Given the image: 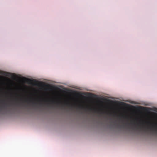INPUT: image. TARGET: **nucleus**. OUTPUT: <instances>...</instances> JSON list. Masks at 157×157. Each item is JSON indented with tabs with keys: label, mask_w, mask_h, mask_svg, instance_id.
<instances>
[{
	"label": "nucleus",
	"mask_w": 157,
	"mask_h": 157,
	"mask_svg": "<svg viewBox=\"0 0 157 157\" xmlns=\"http://www.w3.org/2000/svg\"><path fill=\"white\" fill-rule=\"evenodd\" d=\"M25 102L28 104L31 103L33 105H36L37 103H39L41 105L42 104L41 100H37V102H36L32 100L27 99L25 100Z\"/></svg>",
	"instance_id": "nucleus-1"
},
{
	"label": "nucleus",
	"mask_w": 157,
	"mask_h": 157,
	"mask_svg": "<svg viewBox=\"0 0 157 157\" xmlns=\"http://www.w3.org/2000/svg\"><path fill=\"white\" fill-rule=\"evenodd\" d=\"M133 124L135 125H137L138 126H140V128L142 129L143 128L145 127L144 125V123H142L140 122H136L133 123Z\"/></svg>",
	"instance_id": "nucleus-2"
},
{
	"label": "nucleus",
	"mask_w": 157,
	"mask_h": 157,
	"mask_svg": "<svg viewBox=\"0 0 157 157\" xmlns=\"http://www.w3.org/2000/svg\"><path fill=\"white\" fill-rule=\"evenodd\" d=\"M154 127V126L152 125H150L148 127H147V128L150 129V130H153Z\"/></svg>",
	"instance_id": "nucleus-3"
},
{
	"label": "nucleus",
	"mask_w": 157,
	"mask_h": 157,
	"mask_svg": "<svg viewBox=\"0 0 157 157\" xmlns=\"http://www.w3.org/2000/svg\"><path fill=\"white\" fill-rule=\"evenodd\" d=\"M25 79H26L29 82H31L32 81H33V82H36V81L35 80H32L30 79H27V78H25Z\"/></svg>",
	"instance_id": "nucleus-4"
},
{
	"label": "nucleus",
	"mask_w": 157,
	"mask_h": 157,
	"mask_svg": "<svg viewBox=\"0 0 157 157\" xmlns=\"http://www.w3.org/2000/svg\"><path fill=\"white\" fill-rule=\"evenodd\" d=\"M9 74H10V73H9L5 72V73H4V74H3V75H5L8 76H9Z\"/></svg>",
	"instance_id": "nucleus-5"
},
{
	"label": "nucleus",
	"mask_w": 157,
	"mask_h": 157,
	"mask_svg": "<svg viewBox=\"0 0 157 157\" xmlns=\"http://www.w3.org/2000/svg\"><path fill=\"white\" fill-rule=\"evenodd\" d=\"M79 108H81L82 109H83L84 108V107L83 106H78Z\"/></svg>",
	"instance_id": "nucleus-6"
},
{
	"label": "nucleus",
	"mask_w": 157,
	"mask_h": 157,
	"mask_svg": "<svg viewBox=\"0 0 157 157\" xmlns=\"http://www.w3.org/2000/svg\"><path fill=\"white\" fill-rule=\"evenodd\" d=\"M65 104L67 105H70L68 103H67Z\"/></svg>",
	"instance_id": "nucleus-7"
},
{
	"label": "nucleus",
	"mask_w": 157,
	"mask_h": 157,
	"mask_svg": "<svg viewBox=\"0 0 157 157\" xmlns=\"http://www.w3.org/2000/svg\"><path fill=\"white\" fill-rule=\"evenodd\" d=\"M89 109L90 110H92V108H89Z\"/></svg>",
	"instance_id": "nucleus-8"
},
{
	"label": "nucleus",
	"mask_w": 157,
	"mask_h": 157,
	"mask_svg": "<svg viewBox=\"0 0 157 157\" xmlns=\"http://www.w3.org/2000/svg\"><path fill=\"white\" fill-rule=\"evenodd\" d=\"M49 104L48 103H47V105H48Z\"/></svg>",
	"instance_id": "nucleus-9"
},
{
	"label": "nucleus",
	"mask_w": 157,
	"mask_h": 157,
	"mask_svg": "<svg viewBox=\"0 0 157 157\" xmlns=\"http://www.w3.org/2000/svg\"><path fill=\"white\" fill-rule=\"evenodd\" d=\"M59 103H57V105H59Z\"/></svg>",
	"instance_id": "nucleus-10"
},
{
	"label": "nucleus",
	"mask_w": 157,
	"mask_h": 157,
	"mask_svg": "<svg viewBox=\"0 0 157 157\" xmlns=\"http://www.w3.org/2000/svg\"><path fill=\"white\" fill-rule=\"evenodd\" d=\"M132 124V123H129V124Z\"/></svg>",
	"instance_id": "nucleus-11"
},
{
	"label": "nucleus",
	"mask_w": 157,
	"mask_h": 157,
	"mask_svg": "<svg viewBox=\"0 0 157 157\" xmlns=\"http://www.w3.org/2000/svg\"><path fill=\"white\" fill-rule=\"evenodd\" d=\"M123 103V104H126V103Z\"/></svg>",
	"instance_id": "nucleus-12"
},
{
	"label": "nucleus",
	"mask_w": 157,
	"mask_h": 157,
	"mask_svg": "<svg viewBox=\"0 0 157 157\" xmlns=\"http://www.w3.org/2000/svg\"><path fill=\"white\" fill-rule=\"evenodd\" d=\"M20 100H22V99L21 98V99H20Z\"/></svg>",
	"instance_id": "nucleus-13"
},
{
	"label": "nucleus",
	"mask_w": 157,
	"mask_h": 157,
	"mask_svg": "<svg viewBox=\"0 0 157 157\" xmlns=\"http://www.w3.org/2000/svg\"><path fill=\"white\" fill-rule=\"evenodd\" d=\"M7 103H6V104H5V105H7Z\"/></svg>",
	"instance_id": "nucleus-14"
},
{
	"label": "nucleus",
	"mask_w": 157,
	"mask_h": 157,
	"mask_svg": "<svg viewBox=\"0 0 157 157\" xmlns=\"http://www.w3.org/2000/svg\"><path fill=\"white\" fill-rule=\"evenodd\" d=\"M3 102H4V101H3Z\"/></svg>",
	"instance_id": "nucleus-15"
},
{
	"label": "nucleus",
	"mask_w": 157,
	"mask_h": 157,
	"mask_svg": "<svg viewBox=\"0 0 157 157\" xmlns=\"http://www.w3.org/2000/svg\"><path fill=\"white\" fill-rule=\"evenodd\" d=\"M52 102H53V103H54V102L53 101H52Z\"/></svg>",
	"instance_id": "nucleus-16"
}]
</instances>
